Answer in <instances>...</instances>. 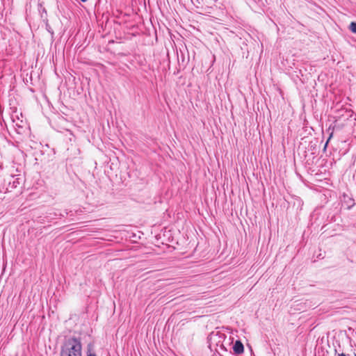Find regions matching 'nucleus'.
I'll return each instance as SVG.
<instances>
[{
  "instance_id": "obj_1",
  "label": "nucleus",
  "mask_w": 356,
  "mask_h": 356,
  "mask_svg": "<svg viewBox=\"0 0 356 356\" xmlns=\"http://www.w3.org/2000/svg\"><path fill=\"white\" fill-rule=\"evenodd\" d=\"M81 343L76 337L67 339L60 348V356H81Z\"/></svg>"
},
{
  "instance_id": "obj_2",
  "label": "nucleus",
  "mask_w": 356,
  "mask_h": 356,
  "mask_svg": "<svg viewBox=\"0 0 356 356\" xmlns=\"http://www.w3.org/2000/svg\"><path fill=\"white\" fill-rule=\"evenodd\" d=\"M225 339V334L220 332H212L209 336L210 346L216 345V347H220L222 350H226L222 340Z\"/></svg>"
},
{
  "instance_id": "obj_3",
  "label": "nucleus",
  "mask_w": 356,
  "mask_h": 356,
  "mask_svg": "<svg viewBox=\"0 0 356 356\" xmlns=\"http://www.w3.org/2000/svg\"><path fill=\"white\" fill-rule=\"evenodd\" d=\"M233 350L235 354L240 355L244 351L243 344L241 341H236L233 346Z\"/></svg>"
},
{
  "instance_id": "obj_4",
  "label": "nucleus",
  "mask_w": 356,
  "mask_h": 356,
  "mask_svg": "<svg viewBox=\"0 0 356 356\" xmlns=\"http://www.w3.org/2000/svg\"><path fill=\"white\" fill-rule=\"evenodd\" d=\"M343 202L348 209H350L355 204L354 200L348 195H343Z\"/></svg>"
},
{
  "instance_id": "obj_5",
  "label": "nucleus",
  "mask_w": 356,
  "mask_h": 356,
  "mask_svg": "<svg viewBox=\"0 0 356 356\" xmlns=\"http://www.w3.org/2000/svg\"><path fill=\"white\" fill-rule=\"evenodd\" d=\"M349 29L353 33H356V22H353L349 25Z\"/></svg>"
},
{
  "instance_id": "obj_6",
  "label": "nucleus",
  "mask_w": 356,
  "mask_h": 356,
  "mask_svg": "<svg viewBox=\"0 0 356 356\" xmlns=\"http://www.w3.org/2000/svg\"><path fill=\"white\" fill-rule=\"evenodd\" d=\"M332 134H332V133L330 134V136H329V138H328V139H327V142H326V143H325V144L324 149H325V148L327 147V144H328V143H329V141H330V138H332Z\"/></svg>"
},
{
  "instance_id": "obj_7",
  "label": "nucleus",
  "mask_w": 356,
  "mask_h": 356,
  "mask_svg": "<svg viewBox=\"0 0 356 356\" xmlns=\"http://www.w3.org/2000/svg\"><path fill=\"white\" fill-rule=\"evenodd\" d=\"M338 356H346L344 353H340L338 355Z\"/></svg>"
},
{
  "instance_id": "obj_8",
  "label": "nucleus",
  "mask_w": 356,
  "mask_h": 356,
  "mask_svg": "<svg viewBox=\"0 0 356 356\" xmlns=\"http://www.w3.org/2000/svg\"><path fill=\"white\" fill-rule=\"evenodd\" d=\"M353 177H354L355 179H356V169H355V172H354Z\"/></svg>"
},
{
  "instance_id": "obj_9",
  "label": "nucleus",
  "mask_w": 356,
  "mask_h": 356,
  "mask_svg": "<svg viewBox=\"0 0 356 356\" xmlns=\"http://www.w3.org/2000/svg\"><path fill=\"white\" fill-rule=\"evenodd\" d=\"M182 48H184L186 49H187V46L186 45H184V46H181Z\"/></svg>"
},
{
  "instance_id": "obj_10",
  "label": "nucleus",
  "mask_w": 356,
  "mask_h": 356,
  "mask_svg": "<svg viewBox=\"0 0 356 356\" xmlns=\"http://www.w3.org/2000/svg\"><path fill=\"white\" fill-rule=\"evenodd\" d=\"M88 356H96V355H95V354H91V353H90V354H89Z\"/></svg>"
},
{
  "instance_id": "obj_11",
  "label": "nucleus",
  "mask_w": 356,
  "mask_h": 356,
  "mask_svg": "<svg viewBox=\"0 0 356 356\" xmlns=\"http://www.w3.org/2000/svg\"><path fill=\"white\" fill-rule=\"evenodd\" d=\"M81 1H83V2H85V1H86L87 0H81Z\"/></svg>"
}]
</instances>
